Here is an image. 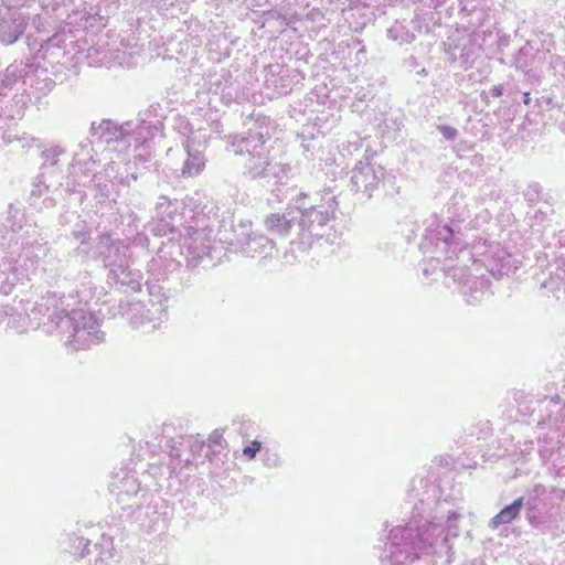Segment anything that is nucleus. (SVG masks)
I'll use <instances>...</instances> for the list:
<instances>
[{
  "mask_svg": "<svg viewBox=\"0 0 565 565\" xmlns=\"http://www.w3.org/2000/svg\"><path fill=\"white\" fill-rule=\"evenodd\" d=\"M266 226L270 232L287 233L290 228V222L285 214H270L266 218Z\"/></svg>",
  "mask_w": 565,
  "mask_h": 565,
  "instance_id": "obj_2",
  "label": "nucleus"
},
{
  "mask_svg": "<svg viewBox=\"0 0 565 565\" xmlns=\"http://www.w3.org/2000/svg\"><path fill=\"white\" fill-rule=\"evenodd\" d=\"M446 230L448 231V234H449V235H448V236H446V237H444V241H445L446 243H448V242H449V239H450V237H451V236H452V234H454V231H452L451 228H449L448 226H446Z\"/></svg>",
  "mask_w": 565,
  "mask_h": 565,
  "instance_id": "obj_7",
  "label": "nucleus"
},
{
  "mask_svg": "<svg viewBox=\"0 0 565 565\" xmlns=\"http://www.w3.org/2000/svg\"><path fill=\"white\" fill-rule=\"evenodd\" d=\"M260 443L257 441V440H253L248 446H246L244 449H243V454L249 458V459H253L255 457V455L260 450Z\"/></svg>",
  "mask_w": 565,
  "mask_h": 565,
  "instance_id": "obj_5",
  "label": "nucleus"
},
{
  "mask_svg": "<svg viewBox=\"0 0 565 565\" xmlns=\"http://www.w3.org/2000/svg\"><path fill=\"white\" fill-rule=\"evenodd\" d=\"M437 129L447 140H455L458 136V130L455 127L448 125H439L437 126Z\"/></svg>",
  "mask_w": 565,
  "mask_h": 565,
  "instance_id": "obj_4",
  "label": "nucleus"
},
{
  "mask_svg": "<svg viewBox=\"0 0 565 565\" xmlns=\"http://www.w3.org/2000/svg\"><path fill=\"white\" fill-rule=\"evenodd\" d=\"M524 104L525 105H529L531 103V97H530V93H525L524 94Z\"/></svg>",
  "mask_w": 565,
  "mask_h": 565,
  "instance_id": "obj_8",
  "label": "nucleus"
},
{
  "mask_svg": "<svg viewBox=\"0 0 565 565\" xmlns=\"http://www.w3.org/2000/svg\"><path fill=\"white\" fill-rule=\"evenodd\" d=\"M523 505V497L515 499L511 504L505 505L498 514H495L490 520L489 527L495 530L502 524H510L519 516Z\"/></svg>",
  "mask_w": 565,
  "mask_h": 565,
  "instance_id": "obj_1",
  "label": "nucleus"
},
{
  "mask_svg": "<svg viewBox=\"0 0 565 565\" xmlns=\"http://www.w3.org/2000/svg\"><path fill=\"white\" fill-rule=\"evenodd\" d=\"M490 93H491V96H493V97H500V96H502V94H503V87H502V85H495V86H493V87L491 88Z\"/></svg>",
  "mask_w": 565,
  "mask_h": 565,
  "instance_id": "obj_6",
  "label": "nucleus"
},
{
  "mask_svg": "<svg viewBox=\"0 0 565 565\" xmlns=\"http://www.w3.org/2000/svg\"><path fill=\"white\" fill-rule=\"evenodd\" d=\"M203 169H204V162L202 160L192 159V160H188L184 163L182 173L184 175H190V177L198 175L203 171Z\"/></svg>",
  "mask_w": 565,
  "mask_h": 565,
  "instance_id": "obj_3",
  "label": "nucleus"
}]
</instances>
